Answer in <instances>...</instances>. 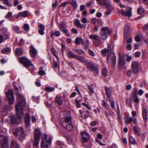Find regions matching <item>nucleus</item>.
<instances>
[{
    "label": "nucleus",
    "instance_id": "obj_31",
    "mask_svg": "<svg viewBox=\"0 0 148 148\" xmlns=\"http://www.w3.org/2000/svg\"><path fill=\"white\" fill-rule=\"evenodd\" d=\"M73 51L78 55H81L85 53V52L82 50L79 49H73Z\"/></svg>",
    "mask_w": 148,
    "mask_h": 148
},
{
    "label": "nucleus",
    "instance_id": "obj_27",
    "mask_svg": "<svg viewBox=\"0 0 148 148\" xmlns=\"http://www.w3.org/2000/svg\"><path fill=\"white\" fill-rule=\"evenodd\" d=\"M75 43L77 45L83 44V40L82 38L80 37H77L76 38Z\"/></svg>",
    "mask_w": 148,
    "mask_h": 148
},
{
    "label": "nucleus",
    "instance_id": "obj_5",
    "mask_svg": "<svg viewBox=\"0 0 148 148\" xmlns=\"http://www.w3.org/2000/svg\"><path fill=\"white\" fill-rule=\"evenodd\" d=\"M42 132L39 129H36L34 131V141L33 143L34 146L38 147L40 136Z\"/></svg>",
    "mask_w": 148,
    "mask_h": 148
},
{
    "label": "nucleus",
    "instance_id": "obj_38",
    "mask_svg": "<svg viewBox=\"0 0 148 148\" xmlns=\"http://www.w3.org/2000/svg\"><path fill=\"white\" fill-rule=\"evenodd\" d=\"M144 12V9L141 7H140L138 8L137 10V13L139 14H141L143 13Z\"/></svg>",
    "mask_w": 148,
    "mask_h": 148
},
{
    "label": "nucleus",
    "instance_id": "obj_20",
    "mask_svg": "<svg viewBox=\"0 0 148 148\" xmlns=\"http://www.w3.org/2000/svg\"><path fill=\"white\" fill-rule=\"evenodd\" d=\"M30 55L32 58L35 57L37 53L36 49L32 46L30 47Z\"/></svg>",
    "mask_w": 148,
    "mask_h": 148
},
{
    "label": "nucleus",
    "instance_id": "obj_33",
    "mask_svg": "<svg viewBox=\"0 0 148 148\" xmlns=\"http://www.w3.org/2000/svg\"><path fill=\"white\" fill-rule=\"evenodd\" d=\"M75 23L77 26L80 28H82L84 26V25L81 23L80 21L78 19L75 20Z\"/></svg>",
    "mask_w": 148,
    "mask_h": 148
},
{
    "label": "nucleus",
    "instance_id": "obj_1",
    "mask_svg": "<svg viewBox=\"0 0 148 148\" xmlns=\"http://www.w3.org/2000/svg\"><path fill=\"white\" fill-rule=\"evenodd\" d=\"M17 95L18 102L16 105L15 109L16 114L18 119H17L14 116H12L10 117L11 121L14 123H18L20 120L23 118V109L25 104L24 97L19 94H17Z\"/></svg>",
    "mask_w": 148,
    "mask_h": 148
},
{
    "label": "nucleus",
    "instance_id": "obj_48",
    "mask_svg": "<svg viewBox=\"0 0 148 148\" xmlns=\"http://www.w3.org/2000/svg\"><path fill=\"white\" fill-rule=\"evenodd\" d=\"M126 102L129 105V106H130V107H131L132 106V101L131 99H127Z\"/></svg>",
    "mask_w": 148,
    "mask_h": 148
},
{
    "label": "nucleus",
    "instance_id": "obj_3",
    "mask_svg": "<svg viewBox=\"0 0 148 148\" xmlns=\"http://www.w3.org/2000/svg\"><path fill=\"white\" fill-rule=\"evenodd\" d=\"M64 117V121L61 123L62 125L68 130L69 131L72 130L73 129V126L70 112L68 111H65Z\"/></svg>",
    "mask_w": 148,
    "mask_h": 148
},
{
    "label": "nucleus",
    "instance_id": "obj_6",
    "mask_svg": "<svg viewBox=\"0 0 148 148\" xmlns=\"http://www.w3.org/2000/svg\"><path fill=\"white\" fill-rule=\"evenodd\" d=\"M81 134L82 136V142L83 145L87 148H89L91 146V144L90 142H88V145L87 146L84 144V143L87 142L89 140V134L86 132L84 131L81 133Z\"/></svg>",
    "mask_w": 148,
    "mask_h": 148
},
{
    "label": "nucleus",
    "instance_id": "obj_61",
    "mask_svg": "<svg viewBox=\"0 0 148 148\" xmlns=\"http://www.w3.org/2000/svg\"><path fill=\"white\" fill-rule=\"evenodd\" d=\"M58 1L57 0H56L55 1V3H53V4H52V6L54 8V10L56 8L57 6V5L58 4Z\"/></svg>",
    "mask_w": 148,
    "mask_h": 148
},
{
    "label": "nucleus",
    "instance_id": "obj_15",
    "mask_svg": "<svg viewBox=\"0 0 148 148\" xmlns=\"http://www.w3.org/2000/svg\"><path fill=\"white\" fill-rule=\"evenodd\" d=\"M97 4L99 5H102L103 6H105L107 9H108L110 10H112L113 9V7L112 5H111V2L109 1V3L105 2L103 3L101 0H96Z\"/></svg>",
    "mask_w": 148,
    "mask_h": 148
},
{
    "label": "nucleus",
    "instance_id": "obj_10",
    "mask_svg": "<svg viewBox=\"0 0 148 148\" xmlns=\"http://www.w3.org/2000/svg\"><path fill=\"white\" fill-rule=\"evenodd\" d=\"M86 68L89 71H92L95 75H96L98 74V68L95 66L91 62H89L87 63Z\"/></svg>",
    "mask_w": 148,
    "mask_h": 148
},
{
    "label": "nucleus",
    "instance_id": "obj_11",
    "mask_svg": "<svg viewBox=\"0 0 148 148\" xmlns=\"http://www.w3.org/2000/svg\"><path fill=\"white\" fill-rule=\"evenodd\" d=\"M90 39L94 40L93 42L94 45L96 47L99 46L101 42V40L99 36L96 35H90L89 36Z\"/></svg>",
    "mask_w": 148,
    "mask_h": 148
},
{
    "label": "nucleus",
    "instance_id": "obj_47",
    "mask_svg": "<svg viewBox=\"0 0 148 148\" xmlns=\"http://www.w3.org/2000/svg\"><path fill=\"white\" fill-rule=\"evenodd\" d=\"M133 74H134V72L132 69L129 70L127 71V74L129 76H131Z\"/></svg>",
    "mask_w": 148,
    "mask_h": 148
},
{
    "label": "nucleus",
    "instance_id": "obj_46",
    "mask_svg": "<svg viewBox=\"0 0 148 148\" xmlns=\"http://www.w3.org/2000/svg\"><path fill=\"white\" fill-rule=\"evenodd\" d=\"M64 34H65L66 35L68 36H69L70 34L68 30L65 28L62 31Z\"/></svg>",
    "mask_w": 148,
    "mask_h": 148
},
{
    "label": "nucleus",
    "instance_id": "obj_51",
    "mask_svg": "<svg viewBox=\"0 0 148 148\" xmlns=\"http://www.w3.org/2000/svg\"><path fill=\"white\" fill-rule=\"evenodd\" d=\"M129 140L130 142L132 144H134L136 143L135 140L132 137H130Z\"/></svg>",
    "mask_w": 148,
    "mask_h": 148
},
{
    "label": "nucleus",
    "instance_id": "obj_64",
    "mask_svg": "<svg viewBox=\"0 0 148 148\" xmlns=\"http://www.w3.org/2000/svg\"><path fill=\"white\" fill-rule=\"evenodd\" d=\"M69 3V2H64L62 3L61 5V6L64 7L66 5Z\"/></svg>",
    "mask_w": 148,
    "mask_h": 148
},
{
    "label": "nucleus",
    "instance_id": "obj_28",
    "mask_svg": "<svg viewBox=\"0 0 148 148\" xmlns=\"http://www.w3.org/2000/svg\"><path fill=\"white\" fill-rule=\"evenodd\" d=\"M28 13L29 12L27 11H25L19 13V15L21 17L25 18L28 16Z\"/></svg>",
    "mask_w": 148,
    "mask_h": 148
},
{
    "label": "nucleus",
    "instance_id": "obj_4",
    "mask_svg": "<svg viewBox=\"0 0 148 148\" xmlns=\"http://www.w3.org/2000/svg\"><path fill=\"white\" fill-rule=\"evenodd\" d=\"M51 143V138L47 135H44L41 140V147L42 148H49Z\"/></svg>",
    "mask_w": 148,
    "mask_h": 148
},
{
    "label": "nucleus",
    "instance_id": "obj_30",
    "mask_svg": "<svg viewBox=\"0 0 148 148\" xmlns=\"http://www.w3.org/2000/svg\"><path fill=\"white\" fill-rule=\"evenodd\" d=\"M99 35L101 38L103 40L106 39L108 37V35L106 32H101L99 33Z\"/></svg>",
    "mask_w": 148,
    "mask_h": 148
},
{
    "label": "nucleus",
    "instance_id": "obj_26",
    "mask_svg": "<svg viewBox=\"0 0 148 148\" xmlns=\"http://www.w3.org/2000/svg\"><path fill=\"white\" fill-rule=\"evenodd\" d=\"M67 57L69 58H76L77 55L73 53L71 51H69L67 54Z\"/></svg>",
    "mask_w": 148,
    "mask_h": 148
},
{
    "label": "nucleus",
    "instance_id": "obj_18",
    "mask_svg": "<svg viewBox=\"0 0 148 148\" xmlns=\"http://www.w3.org/2000/svg\"><path fill=\"white\" fill-rule=\"evenodd\" d=\"M132 96L134 102H135L137 103H139V99L136 90H135L133 91Z\"/></svg>",
    "mask_w": 148,
    "mask_h": 148
},
{
    "label": "nucleus",
    "instance_id": "obj_42",
    "mask_svg": "<svg viewBox=\"0 0 148 148\" xmlns=\"http://www.w3.org/2000/svg\"><path fill=\"white\" fill-rule=\"evenodd\" d=\"M45 90L48 92H53L54 90V88L53 87H46L45 88Z\"/></svg>",
    "mask_w": 148,
    "mask_h": 148
},
{
    "label": "nucleus",
    "instance_id": "obj_9",
    "mask_svg": "<svg viewBox=\"0 0 148 148\" xmlns=\"http://www.w3.org/2000/svg\"><path fill=\"white\" fill-rule=\"evenodd\" d=\"M8 138L5 136H0V148H8Z\"/></svg>",
    "mask_w": 148,
    "mask_h": 148
},
{
    "label": "nucleus",
    "instance_id": "obj_45",
    "mask_svg": "<svg viewBox=\"0 0 148 148\" xmlns=\"http://www.w3.org/2000/svg\"><path fill=\"white\" fill-rule=\"evenodd\" d=\"M108 73V71L107 70V69H104L103 70V71L102 72V75L105 76H106L107 75Z\"/></svg>",
    "mask_w": 148,
    "mask_h": 148
},
{
    "label": "nucleus",
    "instance_id": "obj_22",
    "mask_svg": "<svg viewBox=\"0 0 148 148\" xmlns=\"http://www.w3.org/2000/svg\"><path fill=\"white\" fill-rule=\"evenodd\" d=\"M55 100L59 105H61L63 103V99L60 96L57 95Z\"/></svg>",
    "mask_w": 148,
    "mask_h": 148
},
{
    "label": "nucleus",
    "instance_id": "obj_17",
    "mask_svg": "<svg viewBox=\"0 0 148 148\" xmlns=\"http://www.w3.org/2000/svg\"><path fill=\"white\" fill-rule=\"evenodd\" d=\"M132 8L131 7L130 8L129 10L127 11H125V10H121V13L123 15L128 17L130 18L132 14Z\"/></svg>",
    "mask_w": 148,
    "mask_h": 148
},
{
    "label": "nucleus",
    "instance_id": "obj_25",
    "mask_svg": "<svg viewBox=\"0 0 148 148\" xmlns=\"http://www.w3.org/2000/svg\"><path fill=\"white\" fill-rule=\"evenodd\" d=\"M19 148V145L16 141L12 140L11 141V148Z\"/></svg>",
    "mask_w": 148,
    "mask_h": 148
},
{
    "label": "nucleus",
    "instance_id": "obj_39",
    "mask_svg": "<svg viewBox=\"0 0 148 148\" xmlns=\"http://www.w3.org/2000/svg\"><path fill=\"white\" fill-rule=\"evenodd\" d=\"M20 28L18 26H15L13 27V31L17 33L20 32Z\"/></svg>",
    "mask_w": 148,
    "mask_h": 148
},
{
    "label": "nucleus",
    "instance_id": "obj_54",
    "mask_svg": "<svg viewBox=\"0 0 148 148\" xmlns=\"http://www.w3.org/2000/svg\"><path fill=\"white\" fill-rule=\"evenodd\" d=\"M129 116H126L124 117V119L125 120V123H126V125H127L128 123V120L129 119Z\"/></svg>",
    "mask_w": 148,
    "mask_h": 148
},
{
    "label": "nucleus",
    "instance_id": "obj_50",
    "mask_svg": "<svg viewBox=\"0 0 148 148\" xmlns=\"http://www.w3.org/2000/svg\"><path fill=\"white\" fill-rule=\"evenodd\" d=\"M71 5L74 8H76L77 6L76 1L74 0H72L71 2Z\"/></svg>",
    "mask_w": 148,
    "mask_h": 148
},
{
    "label": "nucleus",
    "instance_id": "obj_23",
    "mask_svg": "<svg viewBox=\"0 0 148 148\" xmlns=\"http://www.w3.org/2000/svg\"><path fill=\"white\" fill-rule=\"evenodd\" d=\"M38 27L40 28L38 30V32L41 35L44 34V31L45 29V26L42 24H40L39 26Z\"/></svg>",
    "mask_w": 148,
    "mask_h": 148
},
{
    "label": "nucleus",
    "instance_id": "obj_34",
    "mask_svg": "<svg viewBox=\"0 0 148 148\" xmlns=\"http://www.w3.org/2000/svg\"><path fill=\"white\" fill-rule=\"evenodd\" d=\"M2 1L3 3L8 6L9 7H11V4L10 3L9 0H1Z\"/></svg>",
    "mask_w": 148,
    "mask_h": 148
},
{
    "label": "nucleus",
    "instance_id": "obj_53",
    "mask_svg": "<svg viewBox=\"0 0 148 148\" xmlns=\"http://www.w3.org/2000/svg\"><path fill=\"white\" fill-rule=\"evenodd\" d=\"M143 30L144 32L147 31L148 30V25L147 24H146L143 26Z\"/></svg>",
    "mask_w": 148,
    "mask_h": 148
},
{
    "label": "nucleus",
    "instance_id": "obj_16",
    "mask_svg": "<svg viewBox=\"0 0 148 148\" xmlns=\"http://www.w3.org/2000/svg\"><path fill=\"white\" fill-rule=\"evenodd\" d=\"M131 30L129 26L125 25L124 29V37L125 39L127 38L130 35Z\"/></svg>",
    "mask_w": 148,
    "mask_h": 148
},
{
    "label": "nucleus",
    "instance_id": "obj_36",
    "mask_svg": "<svg viewBox=\"0 0 148 148\" xmlns=\"http://www.w3.org/2000/svg\"><path fill=\"white\" fill-rule=\"evenodd\" d=\"M133 130L136 134L138 136L140 135L139 132V130L138 127L136 126H134L133 128Z\"/></svg>",
    "mask_w": 148,
    "mask_h": 148
},
{
    "label": "nucleus",
    "instance_id": "obj_7",
    "mask_svg": "<svg viewBox=\"0 0 148 148\" xmlns=\"http://www.w3.org/2000/svg\"><path fill=\"white\" fill-rule=\"evenodd\" d=\"M24 131L23 128L22 127H18L16 128L13 134L16 138L20 139L24 137Z\"/></svg>",
    "mask_w": 148,
    "mask_h": 148
},
{
    "label": "nucleus",
    "instance_id": "obj_35",
    "mask_svg": "<svg viewBox=\"0 0 148 148\" xmlns=\"http://www.w3.org/2000/svg\"><path fill=\"white\" fill-rule=\"evenodd\" d=\"M16 53L18 55H21L23 53V50L20 48H17L16 49Z\"/></svg>",
    "mask_w": 148,
    "mask_h": 148
},
{
    "label": "nucleus",
    "instance_id": "obj_29",
    "mask_svg": "<svg viewBox=\"0 0 148 148\" xmlns=\"http://www.w3.org/2000/svg\"><path fill=\"white\" fill-rule=\"evenodd\" d=\"M10 48L7 47L3 49L1 51V52L5 54H8L10 53Z\"/></svg>",
    "mask_w": 148,
    "mask_h": 148
},
{
    "label": "nucleus",
    "instance_id": "obj_8",
    "mask_svg": "<svg viewBox=\"0 0 148 148\" xmlns=\"http://www.w3.org/2000/svg\"><path fill=\"white\" fill-rule=\"evenodd\" d=\"M125 58L123 55L120 54L119 56L118 69L120 71L125 68Z\"/></svg>",
    "mask_w": 148,
    "mask_h": 148
},
{
    "label": "nucleus",
    "instance_id": "obj_55",
    "mask_svg": "<svg viewBox=\"0 0 148 148\" xmlns=\"http://www.w3.org/2000/svg\"><path fill=\"white\" fill-rule=\"evenodd\" d=\"M38 74L40 75H43L45 74V72L43 70H40L38 72Z\"/></svg>",
    "mask_w": 148,
    "mask_h": 148
},
{
    "label": "nucleus",
    "instance_id": "obj_32",
    "mask_svg": "<svg viewBox=\"0 0 148 148\" xmlns=\"http://www.w3.org/2000/svg\"><path fill=\"white\" fill-rule=\"evenodd\" d=\"M105 88L106 94L107 96L111 95V93L112 92V90L111 88L106 86Z\"/></svg>",
    "mask_w": 148,
    "mask_h": 148
},
{
    "label": "nucleus",
    "instance_id": "obj_49",
    "mask_svg": "<svg viewBox=\"0 0 148 148\" xmlns=\"http://www.w3.org/2000/svg\"><path fill=\"white\" fill-rule=\"evenodd\" d=\"M97 22L99 23V21L97 20L96 18H92L91 19V23L93 24H96Z\"/></svg>",
    "mask_w": 148,
    "mask_h": 148
},
{
    "label": "nucleus",
    "instance_id": "obj_14",
    "mask_svg": "<svg viewBox=\"0 0 148 148\" xmlns=\"http://www.w3.org/2000/svg\"><path fill=\"white\" fill-rule=\"evenodd\" d=\"M131 67L134 72V75H137L139 73V68L138 63L137 62L135 61H133L132 63Z\"/></svg>",
    "mask_w": 148,
    "mask_h": 148
},
{
    "label": "nucleus",
    "instance_id": "obj_40",
    "mask_svg": "<svg viewBox=\"0 0 148 148\" xmlns=\"http://www.w3.org/2000/svg\"><path fill=\"white\" fill-rule=\"evenodd\" d=\"M102 105L106 109H109V105L104 101H102Z\"/></svg>",
    "mask_w": 148,
    "mask_h": 148
},
{
    "label": "nucleus",
    "instance_id": "obj_41",
    "mask_svg": "<svg viewBox=\"0 0 148 148\" xmlns=\"http://www.w3.org/2000/svg\"><path fill=\"white\" fill-rule=\"evenodd\" d=\"M88 88L89 90V94L90 95H92L94 92V91L93 88L90 86L88 85Z\"/></svg>",
    "mask_w": 148,
    "mask_h": 148
},
{
    "label": "nucleus",
    "instance_id": "obj_56",
    "mask_svg": "<svg viewBox=\"0 0 148 148\" xmlns=\"http://www.w3.org/2000/svg\"><path fill=\"white\" fill-rule=\"evenodd\" d=\"M12 15V13L11 12H9L6 14L5 16V18H10V17H11Z\"/></svg>",
    "mask_w": 148,
    "mask_h": 148
},
{
    "label": "nucleus",
    "instance_id": "obj_63",
    "mask_svg": "<svg viewBox=\"0 0 148 148\" xmlns=\"http://www.w3.org/2000/svg\"><path fill=\"white\" fill-rule=\"evenodd\" d=\"M59 27L60 29V30L62 31L64 30L65 28L64 27V26L62 24H60L59 25Z\"/></svg>",
    "mask_w": 148,
    "mask_h": 148
},
{
    "label": "nucleus",
    "instance_id": "obj_24",
    "mask_svg": "<svg viewBox=\"0 0 148 148\" xmlns=\"http://www.w3.org/2000/svg\"><path fill=\"white\" fill-rule=\"evenodd\" d=\"M147 110L144 108H143L142 115L144 120H146L148 119L147 117Z\"/></svg>",
    "mask_w": 148,
    "mask_h": 148
},
{
    "label": "nucleus",
    "instance_id": "obj_43",
    "mask_svg": "<svg viewBox=\"0 0 148 148\" xmlns=\"http://www.w3.org/2000/svg\"><path fill=\"white\" fill-rule=\"evenodd\" d=\"M12 108V107L9 105H6L4 107V109L5 111H8L10 110Z\"/></svg>",
    "mask_w": 148,
    "mask_h": 148
},
{
    "label": "nucleus",
    "instance_id": "obj_19",
    "mask_svg": "<svg viewBox=\"0 0 148 148\" xmlns=\"http://www.w3.org/2000/svg\"><path fill=\"white\" fill-rule=\"evenodd\" d=\"M25 123L27 127L30 126V115L27 113L26 114L25 117Z\"/></svg>",
    "mask_w": 148,
    "mask_h": 148
},
{
    "label": "nucleus",
    "instance_id": "obj_52",
    "mask_svg": "<svg viewBox=\"0 0 148 148\" xmlns=\"http://www.w3.org/2000/svg\"><path fill=\"white\" fill-rule=\"evenodd\" d=\"M108 29V28L107 27H102L101 29V32H106Z\"/></svg>",
    "mask_w": 148,
    "mask_h": 148
},
{
    "label": "nucleus",
    "instance_id": "obj_44",
    "mask_svg": "<svg viewBox=\"0 0 148 148\" xmlns=\"http://www.w3.org/2000/svg\"><path fill=\"white\" fill-rule=\"evenodd\" d=\"M24 28L26 31H28L29 29V26L27 24H25L24 25Z\"/></svg>",
    "mask_w": 148,
    "mask_h": 148
},
{
    "label": "nucleus",
    "instance_id": "obj_58",
    "mask_svg": "<svg viewBox=\"0 0 148 148\" xmlns=\"http://www.w3.org/2000/svg\"><path fill=\"white\" fill-rule=\"evenodd\" d=\"M88 52L89 54L92 56H95V53L92 50H89Z\"/></svg>",
    "mask_w": 148,
    "mask_h": 148
},
{
    "label": "nucleus",
    "instance_id": "obj_2",
    "mask_svg": "<svg viewBox=\"0 0 148 148\" xmlns=\"http://www.w3.org/2000/svg\"><path fill=\"white\" fill-rule=\"evenodd\" d=\"M101 52L104 57H105L107 54V60L108 62H109V59H110V63L113 66L115 65L116 58L115 55L112 53L111 45H108L107 49H104L101 50Z\"/></svg>",
    "mask_w": 148,
    "mask_h": 148
},
{
    "label": "nucleus",
    "instance_id": "obj_12",
    "mask_svg": "<svg viewBox=\"0 0 148 148\" xmlns=\"http://www.w3.org/2000/svg\"><path fill=\"white\" fill-rule=\"evenodd\" d=\"M6 95L8 98V102L10 104H12L14 103V94L12 90H9L8 92H6Z\"/></svg>",
    "mask_w": 148,
    "mask_h": 148
},
{
    "label": "nucleus",
    "instance_id": "obj_13",
    "mask_svg": "<svg viewBox=\"0 0 148 148\" xmlns=\"http://www.w3.org/2000/svg\"><path fill=\"white\" fill-rule=\"evenodd\" d=\"M20 62L22 63L25 67H28L31 65L33 66L31 62L25 57H22L19 58Z\"/></svg>",
    "mask_w": 148,
    "mask_h": 148
},
{
    "label": "nucleus",
    "instance_id": "obj_59",
    "mask_svg": "<svg viewBox=\"0 0 148 148\" xmlns=\"http://www.w3.org/2000/svg\"><path fill=\"white\" fill-rule=\"evenodd\" d=\"M75 103L77 107L79 108L81 106V105L79 103V100H75Z\"/></svg>",
    "mask_w": 148,
    "mask_h": 148
},
{
    "label": "nucleus",
    "instance_id": "obj_57",
    "mask_svg": "<svg viewBox=\"0 0 148 148\" xmlns=\"http://www.w3.org/2000/svg\"><path fill=\"white\" fill-rule=\"evenodd\" d=\"M135 39L136 42H139L140 40V36L138 35L136 36L135 37Z\"/></svg>",
    "mask_w": 148,
    "mask_h": 148
},
{
    "label": "nucleus",
    "instance_id": "obj_21",
    "mask_svg": "<svg viewBox=\"0 0 148 148\" xmlns=\"http://www.w3.org/2000/svg\"><path fill=\"white\" fill-rule=\"evenodd\" d=\"M75 59L82 63H86L87 62V60L85 59L82 56L77 55Z\"/></svg>",
    "mask_w": 148,
    "mask_h": 148
},
{
    "label": "nucleus",
    "instance_id": "obj_62",
    "mask_svg": "<svg viewBox=\"0 0 148 148\" xmlns=\"http://www.w3.org/2000/svg\"><path fill=\"white\" fill-rule=\"evenodd\" d=\"M51 50L53 55L55 56H56V51L55 49L54 48H52L51 49Z\"/></svg>",
    "mask_w": 148,
    "mask_h": 148
},
{
    "label": "nucleus",
    "instance_id": "obj_37",
    "mask_svg": "<svg viewBox=\"0 0 148 148\" xmlns=\"http://www.w3.org/2000/svg\"><path fill=\"white\" fill-rule=\"evenodd\" d=\"M83 44L84 45V48L85 49H87L89 48V42L88 40H87L85 41L84 42H83Z\"/></svg>",
    "mask_w": 148,
    "mask_h": 148
},
{
    "label": "nucleus",
    "instance_id": "obj_60",
    "mask_svg": "<svg viewBox=\"0 0 148 148\" xmlns=\"http://www.w3.org/2000/svg\"><path fill=\"white\" fill-rule=\"evenodd\" d=\"M81 22L83 23H86L87 22V20L85 17L82 18L81 19Z\"/></svg>",
    "mask_w": 148,
    "mask_h": 148
}]
</instances>
